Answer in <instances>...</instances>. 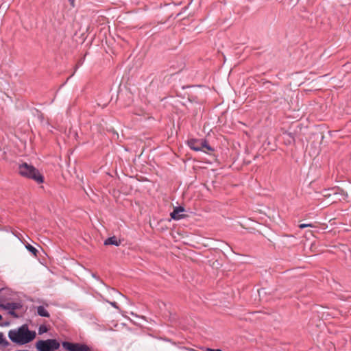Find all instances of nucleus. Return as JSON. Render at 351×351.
<instances>
[{"mask_svg": "<svg viewBox=\"0 0 351 351\" xmlns=\"http://www.w3.org/2000/svg\"><path fill=\"white\" fill-rule=\"evenodd\" d=\"M307 227H314L312 223H301L299 225V228L301 229L307 228Z\"/></svg>", "mask_w": 351, "mask_h": 351, "instance_id": "obj_15", "label": "nucleus"}, {"mask_svg": "<svg viewBox=\"0 0 351 351\" xmlns=\"http://www.w3.org/2000/svg\"><path fill=\"white\" fill-rule=\"evenodd\" d=\"M69 1L72 8H74L75 6V0H69Z\"/></svg>", "mask_w": 351, "mask_h": 351, "instance_id": "obj_16", "label": "nucleus"}, {"mask_svg": "<svg viewBox=\"0 0 351 351\" xmlns=\"http://www.w3.org/2000/svg\"><path fill=\"white\" fill-rule=\"evenodd\" d=\"M36 348L38 351H54L60 348V343L54 339L38 340Z\"/></svg>", "mask_w": 351, "mask_h": 351, "instance_id": "obj_3", "label": "nucleus"}, {"mask_svg": "<svg viewBox=\"0 0 351 351\" xmlns=\"http://www.w3.org/2000/svg\"><path fill=\"white\" fill-rule=\"evenodd\" d=\"M184 211V208L182 206H177L174 208L173 211L170 214L171 217L174 220H179L185 217L184 215H180V213Z\"/></svg>", "mask_w": 351, "mask_h": 351, "instance_id": "obj_8", "label": "nucleus"}, {"mask_svg": "<svg viewBox=\"0 0 351 351\" xmlns=\"http://www.w3.org/2000/svg\"><path fill=\"white\" fill-rule=\"evenodd\" d=\"M26 249L31 252L34 256H37V254L38 253V251L32 245L27 243L25 245Z\"/></svg>", "mask_w": 351, "mask_h": 351, "instance_id": "obj_12", "label": "nucleus"}, {"mask_svg": "<svg viewBox=\"0 0 351 351\" xmlns=\"http://www.w3.org/2000/svg\"><path fill=\"white\" fill-rule=\"evenodd\" d=\"M0 345L4 348L10 345V343L4 338L3 333L1 332H0Z\"/></svg>", "mask_w": 351, "mask_h": 351, "instance_id": "obj_13", "label": "nucleus"}, {"mask_svg": "<svg viewBox=\"0 0 351 351\" xmlns=\"http://www.w3.org/2000/svg\"><path fill=\"white\" fill-rule=\"evenodd\" d=\"M62 346L69 351H92L91 348L85 343L62 342Z\"/></svg>", "mask_w": 351, "mask_h": 351, "instance_id": "obj_4", "label": "nucleus"}, {"mask_svg": "<svg viewBox=\"0 0 351 351\" xmlns=\"http://www.w3.org/2000/svg\"><path fill=\"white\" fill-rule=\"evenodd\" d=\"M120 244H121V241L118 240L115 236L109 237L107 239H106L104 241L105 245H114L116 246H119Z\"/></svg>", "mask_w": 351, "mask_h": 351, "instance_id": "obj_9", "label": "nucleus"}, {"mask_svg": "<svg viewBox=\"0 0 351 351\" xmlns=\"http://www.w3.org/2000/svg\"><path fill=\"white\" fill-rule=\"evenodd\" d=\"M19 173L24 178L33 180L38 184L44 182V176L40 173L38 169L26 162L19 165Z\"/></svg>", "mask_w": 351, "mask_h": 351, "instance_id": "obj_2", "label": "nucleus"}, {"mask_svg": "<svg viewBox=\"0 0 351 351\" xmlns=\"http://www.w3.org/2000/svg\"><path fill=\"white\" fill-rule=\"evenodd\" d=\"M2 319V316L0 315V321Z\"/></svg>", "mask_w": 351, "mask_h": 351, "instance_id": "obj_19", "label": "nucleus"}, {"mask_svg": "<svg viewBox=\"0 0 351 351\" xmlns=\"http://www.w3.org/2000/svg\"><path fill=\"white\" fill-rule=\"evenodd\" d=\"M208 351H222L220 349H211V348H208Z\"/></svg>", "mask_w": 351, "mask_h": 351, "instance_id": "obj_17", "label": "nucleus"}, {"mask_svg": "<svg viewBox=\"0 0 351 351\" xmlns=\"http://www.w3.org/2000/svg\"><path fill=\"white\" fill-rule=\"evenodd\" d=\"M36 335L35 331L29 330L28 326L23 324L17 329L10 330L8 332V337L14 343L24 345L34 339Z\"/></svg>", "mask_w": 351, "mask_h": 351, "instance_id": "obj_1", "label": "nucleus"}, {"mask_svg": "<svg viewBox=\"0 0 351 351\" xmlns=\"http://www.w3.org/2000/svg\"><path fill=\"white\" fill-rule=\"evenodd\" d=\"M16 351H28V350H16Z\"/></svg>", "mask_w": 351, "mask_h": 351, "instance_id": "obj_20", "label": "nucleus"}, {"mask_svg": "<svg viewBox=\"0 0 351 351\" xmlns=\"http://www.w3.org/2000/svg\"><path fill=\"white\" fill-rule=\"evenodd\" d=\"M202 141L203 139L191 138L187 141V145L194 151H202Z\"/></svg>", "mask_w": 351, "mask_h": 351, "instance_id": "obj_7", "label": "nucleus"}, {"mask_svg": "<svg viewBox=\"0 0 351 351\" xmlns=\"http://www.w3.org/2000/svg\"><path fill=\"white\" fill-rule=\"evenodd\" d=\"M112 304L114 306H115V302L112 303Z\"/></svg>", "mask_w": 351, "mask_h": 351, "instance_id": "obj_18", "label": "nucleus"}, {"mask_svg": "<svg viewBox=\"0 0 351 351\" xmlns=\"http://www.w3.org/2000/svg\"><path fill=\"white\" fill-rule=\"evenodd\" d=\"M37 314L40 317H49V312L45 309L43 306H38L37 307Z\"/></svg>", "mask_w": 351, "mask_h": 351, "instance_id": "obj_11", "label": "nucleus"}, {"mask_svg": "<svg viewBox=\"0 0 351 351\" xmlns=\"http://www.w3.org/2000/svg\"><path fill=\"white\" fill-rule=\"evenodd\" d=\"M332 195H340L343 199H345L348 196L346 193L339 186L324 189L323 191V196L324 197L328 198Z\"/></svg>", "mask_w": 351, "mask_h": 351, "instance_id": "obj_5", "label": "nucleus"}, {"mask_svg": "<svg viewBox=\"0 0 351 351\" xmlns=\"http://www.w3.org/2000/svg\"><path fill=\"white\" fill-rule=\"evenodd\" d=\"M22 304L20 302H7L5 304H0V308L4 310H8V313L13 317L17 318L19 315L15 312L16 310L20 309Z\"/></svg>", "mask_w": 351, "mask_h": 351, "instance_id": "obj_6", "label": "nucleus"}, {"mask_svg": "<svg viewBox=\"0 0 351 351\" xmlns=\"http://www.w3.org/2000/svg\"><path fill=\"white\" fill-rule=\"evenodd\" d=\"M47 331H48V328H47L46 326H45V325L40 326V327L38 328L39 334H43V333L47 332Z\"/></svg>", "mask_w": 351, "mask_h": 351, "instance_id": "obj_14", "label": "nucleus"}, {"mask_svg": "<svg viewBox=\"0 0 351 351\" xmlns=\"http://www.w3.org/2000/svg\"><path fill=\"white\" fill-rule=\"evenodd\" d=\"M202 151L208 154L210 152H213L214 149L208 143L206 139H203L202 145Z\"/></svg>", "mask_w": 351, "mask_h": 351, "instance_id": "obj_10", "label": "nucleus"}]
</instances>
